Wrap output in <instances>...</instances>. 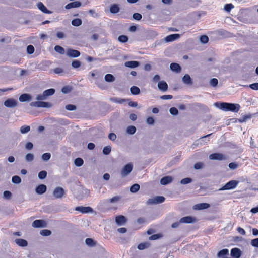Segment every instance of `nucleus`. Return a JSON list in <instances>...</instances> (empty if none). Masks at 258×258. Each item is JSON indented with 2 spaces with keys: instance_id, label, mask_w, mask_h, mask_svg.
Here are the masks:
<instances>
[{
  "instance_id": "obj_32",
  "label": "nucleus",
  "mask_w": 258,
  "mask_h": 258,
  "mask_svg": "<svg viewBox=\"0 0 258 258\" xmlns=\"http://www.w3.org/2000/svg\"><path fill=\"white\" fill-rule=\"evenodd\" d=\"M54 50L55 51L61 54H64L65 53L64 49L59 45H56L54 47Z\"/></svg>"
},
{
  "instance_id": "obj_44",
  "label": "nucleus",
  "mask_w": 258,
  "mask_h": 258,
  "mask_svg": "<svg viewBox=\"0 0 258 258\" xmlns=\"http://www.w3.org/2000/svg\"><path fill=\"white\" fill-rule=\"evenodd\" d=\"M136 131V128L133 125L129 126L127 128V132L130 134H134Z\"/></svg>"
},
{
  "instance_id": "obj_38",
  "label": "nucleus",
  "mask_w": 258,
  "mask_h": 258,
  "mask_svg": "<svg viewBox=\"0 0 258 258\" xmlns=\"http://www.w3.org/2000/svg\"><path fill=\"white\" fill-rule=\"evenodd\" d=\"M149 245V244L148 243H141L138 244V248L140 250H143L146 248H147Z\"/></svg>"
},
{
  "instance_id": "obj_36",
  "label": "nucleus",
  "mask_w": 258,
  "mask_h": 258,
  "mask_svg": "<svg viewBox=\"0 0 258 258\" xmlns=\"http://www.w3.org/2000/svg\"><path fill=\"white\" fill-rule=\"evenodd\" d=\"M74 163H75V164L76 166L80 167V166H81L83 164L84 161L82 158H77L75 160Z\"/></svg>"
},
{
  "instance_id": "obj_23",
  "label": "nucleus",
  "mask_w": 258,
  "mask_h": 258,
  "mask_svg": "<svg viewBox=\"0 0 258 258\" xmlns=\"http://www.w3.org/2000/svg\"><path fill=\"white\" fill-rule=\"evenodd\" d=\"M170 69L173 71H175L176 72H179L181 70V67L180 65L177 63H172L170 64Z\"/></svg>"
},
{
  "instance_id": "obj_7",
  "label": "nucleus",
  "mask_w": 258,
  "mask_h": 258,
  "mask_svg": "<svg viewBox=\"0 0 258 258\" xmlns=\"http://www.w3.org/2000/svg\"><path fill=\"white\" fill-rule=\"evenodd\" d=\"M209 158L211 160H224L226 159V157L225 155L219 153H215L210 155Z\"/></svg>"
},
{
  "instance_id": "obj_11",
  "label": "nucleus",
  "mask_w": 258,
  "mask_h": 258,
  "mask_svg": "<svg viewBox=\"0 0 258 258\" xmlns=\"http://www.w3.org/2000/svg\"><path fill=\"white\" fill-rule=\"evenodd\" d=\"M32 226L34 228H41L46 226V222L43 220H36L32 223Z\"/></svg>"
},
{
  "instance_id": "obj_27",
  "label": "nucleus",
  "mask_w": 258,
  "mask_h": 258,
  "mask_svg": "<svg viewBox=\"0 0 258 258\" xmlns=\"http://www.w3.org/2000/svg\"><path fill=\"white\" fill-rule=\"evenodd\" d=\"M85 243L88 246L90 247L95 246L97 243L96 241L94 240L93 239L90 238L86 239Z\"/></svg>"
},
{
  "instance_id": "obj_31",
  "label": "nucleus",
  "mask_w": 258,
  "mask_h": 258,
  "mask_svg": "<svg viewBox=\"0 0 258 258\" xmlns=\"http://www.w3.org/2000/svg\"><path fill=\"white\" fill-rule=\"evenodd\" d=\"M82 23V21L81 19L76 18L74 19L72 21V25L74 26H79Z\"/></svg>"
},
{
  "instance_id": "obj_61",
  "label": "nucleus",
  "mask_w": 258,
  "mask_h": 258,
  "mask_svg": "<svg viewBox=\"0 0 258 258\" xmlns=\"http://www.w3.org/2000/svg\"><path fill=\"white\" fill-rule=\"evenodd\" d=\"M112 100H113L114 102L116 103H118L119 104H121L125 101V99L120 98H113L112 99Z\"/></svg>"
},
{
  "instance_id": "obj_34",
  "label": "nucleus",
  "mask_w": 258,
  "mask_h": 258,
  "mask_svg": "<svg viewBox=\"0 0 258 258\" xmlns=\"http://www.w3.org/2000/svg\"><path fill=\"white\" fill-rule=\"evenodd\" d=\"M140 189V185L138 184H134L130 187V191L131 192L135 193L137 192Z\"/></svg>"
},
{
  "instance_id": "obj_15",
  "label": "nucleus",
  "mask_w": 258,
  "mask_h": 258,
  "mask_svg": "<svg viewBox=\"0 0 258 258\" xmlns=\"http://www.w3.org/2000/svg\"><path fill=\"white\" fill-rule=\"evenodd\" d=\"M209 207H210V205L208 203H205L197 204L194 207L195 209L199 210L207 209Z\"/></svg>"
},
{
  "instance_id": "obj_28",
  "label": "nucleus",
  "mask_w": 258,
  "mask_h": 258,
  "mask_svg": "<svg viewBox=\"0 0 258 258\" xmlns=\"http://www.w3.org/2000/svg\"><path fill=\"white\" fill-rule=\"evenodd\" d=\"M31 96L28 94H23L19 97V100L21 102H25L30 100Z\"/></svg>"
},
{
  "instance_id": "obj_21",
  "label": "nucleus",
  "mask_w": 258,
  "mask_h": 258,
  "mask_svg": "<svg viewBox=\"0 0 258 258\" xmlns=\"http://www.w3.org/2000/svg\"><path fill=\"white\" fill-rule=\"evenodd\" d=\"M126 221V220L125 217L122 215L117 216L115 218V221L116 223L119 225H121L124 224L125 223Z\"/></svg>"
},
{
  "instance_id": "obj_59",
  "label": "nucleus",
  "mask_w": 258,
  "mask_h": 258,
  "mask_svg": "<svg viewBox=\"0 0 258 258\" xmlns=\"http://www.w3.org/2000/svg\"><path fill=\"white\" fill-rule=\"evenodd\" d=\"M120 199V197L117 196H115L109 200L110 203H114L118 202Z\"/></svg>"
},
{
  "instance_id": "obj_16",
  "label": "nucleus",
  "mask_w": 258,
  "mask_h": 258,
  "mask_svg": "<svg viewBox=\"0 0 258 258\" xmlns=\"http://www.w3.org/2000/svg\"><path fill=\"white\" fill-rule=\"evenodd\" d=\"M4 105L6 107H12L17 105V102L14 99H9L4 102Z\"/></svg>"
},
{
  "instance_id": "obj_60",
  "label": "nucleus",
  "mask_w": 258,
  "mask_h": 258,
  "mask_svg": "<svg viewBox=\"0 0 258 258\" xmlns=\"http://www.w3.org/2000/svg\"><path fill=\"white\" fill-rule=\"evenodd\" d=\"M251 244L253 247H258V238L252 239L251 241Z\"/></svg>"
},
{
  "instance_id": "obj_14",
  "label": "nucleus",
  "mask_w": 258,
  "mask_h": 258,
  "mask_svg": "<svg viewBox=\"0 0 258 258\" xmlns=\"http://www.w3.org/2000/svg\"><path fill=\"white\" fill-rule=\"evenodd\" d=\"M46 189L47 187L45 185L40 184L36 187L35 190L37 194L42 195L46 192Z\"/></svg>"
},
{
  "instance_id": "obj_50",
  "label": "nucleus",
  "mask_w": 258,
  "mask_h": 258,
  "mask_svg": "<svg viewBox=\"0 0 258 258\" xmlns=\"http://www.w3.org/2000/svg\"><path fill=\"white\" fill-rule=\"evenodd\" d=\"M51 157V154L49 153H45L42 156V158L44 161L48 160Z\"/></svg>"
},
{
  "instance_id": "obj_63",
  "label": "nucleus",
  "mask_w": 258,
  "mask_h": 258,
  "mask_svg": "<svg viewBox=\"0 0 258 258\" xmlns=\"http://www.w3.org/2000/svg\"><path fill=\"white\" fill-rule=\"evenodd\" d=\"M160 98L163 100H168L173 98V96L171 95H164L160 97Z\"/></svg>"
},
{
  "instance_id": "obj_58",
  "label": "nucleus",
  "mask_w": 258,
  "mask_h": 258,
  "mask_svg": "<svg viewBox=\"0 0 258 258\" xmlns=\"http://www.w3.org/2000/svg\"><path fill=\"white\" fill-rule=\"evenodd\" d=\"M3 195L6 199H9L12 196V194L10 191L6 190L4 192Z\"/></svg>"
},
{
  "instance_id": "obj_43",
  "label": "nucleus",
  "mask_w": 258,
  "mask_h": 258,
  "mask_svg": "<svg viewBox=\"0 0 258 258\" xmlns=\"http://www.w3.org/2000/svg\"><path fill=\"white\" fill-rule=\"evenodd\" d=\"M47 172L46 171H41L38 174V177L40 179H43L47 176Z\"/></svg>"
},
{
  "instance_id": "obj_41",
  "label": "nucleus",
  "mask_w": 258,
  "mask_h": 258,
  "mask_svg": "<svg viewBox=\"0 0 258 258\" xmlns=\"http://www.w3.org/2000/svg\"><path fill=\"white\" fill-rule=\"evenodd\" d=\"M118 41L121 42H122V43H125V42H126L128 40V37L126 35H120L118 37Z\"/></svg>"
},
{
  "instance_id": "obj_6",
  "label": "nucleus",
  "mask_w": 258,
  "mask_h": 258,
  "mask_svg": "<svg viewBox=\"0 0 258 258\" xmlns=\"http://www.w3.org/2000/svg\"><path fill=\"white\" fill-rule=\"evenodd\" d=\"M133 166L131 163L125 165L121 171V174L123 177H125L128 175L132 171Z\"/></svg>"
},
{
  "instance_id": "obj_30",
  "label": "nucleus",
  "mask_w": 258,
  "mask_h": 258,
  "mask_svg": "<svg viewBox=\"0 0 258 258\" xmlns=\"http://www.w3.org/2000/svg\"><path fill=\"white\" fill-rule=\"evenodd\" d=\"M131 92L133 95H138L140 93V89L137 86H132L130 88Z\"/></svg>"
},
{
  "instance_id": "obj_48",
  "label": "nucleus",
  "mask_w": 258,
  "mask_h": 258,
  "mask_svg": "<svg viewBox=\"0 0 258 258\" xmlns=\"http://www.w3.org/2000/svg\"><path fill=\"white\" fill-rule=\"evenodd\" d=\"M200 41L203 43H207L209 41V38L206 35H202L200 37Z\"/></svg>"
},
{
  "instance_id": "obj_49",
  "label": "nucleus",
  "mask_w": 258,
  "mask_h": 258,
  "mask_svg": "<svg viewBox=\"0 0 258 258\" xmlns=\"http://www.w3.org/2000/svg\"><path fill=\"white\" fill-rule=\"evenodd\" d=\"M192 181V179L190 178H185L181 180V183L182 184H187L190 183Z\"/></svg>"
},
{
  "instance_id": "obj_1",
  "label": "nucleus",
  "mask_w": 258,
  "mask_h": 258,
  "mask_svg": "<svg viewBox=\"0 0 258 258\" xmlns=\"http://www.w3.org/2000/svg\"><path fill=\"white\" fill-rule=\"evenodd\" d=\"M215 105L224 111H232L233 112H238L240 108V105L239 104H234L227 102H216Z\"/></svg>"
},
{
  "instance_id": "obj_2",
  "label": "nucleus",
  "mask_w": 258,
  "mask_h": 258,
  "mask_svg": "<svg viewBox=\"0 0 258 258\" xmlns=\"http://www.w3.org/2000/svg\"><path fill=\"white\" fill-rule=\"evenodd\" d=\"M55 89L53 88L45 90L42 94H39L36 97L38 100H43L46 99L47 97L53 95L55 93Z\"/></svg>"
},
{
  "instance_id": "obj_57",
  "label": "nucleus",
  "mask_w": 258,
  "mask_h": 258,
  "mask_svg": "<svg viewBox=\"0 0 258 258\" xmlns=\"http://www.w3.org/2000/svg\"><path fill=\"white\" fill-rule=\"evenodd\" d=\"M34 159V155L32 154L28 153L26 156V160L27 161H32Z\"/></svg>"
},
{
  "instance_id": "obj_3",
  "label": "nucleus",
  "mask_w": 258,
  "mask_h": 258,
  "mask_svg": "<svg viewBox=\"0 0 258 258\" xmlns=\"http://www.w3.org/2000/svg\"><path fill=\"white\" fill-rule=\"evenodd\" d=\"M238 183L239 182L238 181L235 180H231L225 184L223 187H222L220 190H225L233 189L237 186Z\"/></svg>"
},
{
  "instance_id": "obj_9",
  "label": "nucleus",
  "mask_w": 258,
  "mask_h": 258,
  "mask_svg": "<svg viewBox=\"0 0 258 258\" xmlns=\"http://www.w3.org/2000/svg\"><path fill=\"white\" fill-rule=\"evenodd\" d=\"M75 210L79 211L83 214L90 213L93 212V209L90 207L77 206L75 208Z\"/></svg>"
},
{
  "instance_id": "obj_20",
  "label": "nucleus",
  "mask_w": 258,
  "mask_h": 258,
  "mask_svg": "<svg viewBox=\"0 0 258 258\" xmlns=\"http://www.w3.org/2000/svg\"><path fill=\"white\" fill-rule=\"evenodd\" d=\"M158 86L159 89L162 91H166L168 89V85L164 81H159Z\"/></svg>"
},
{
  "instance_id": "obj_54",
  "label": "nucleus",
  "mask_w": 258,
  "mask_h": 258,
  "mask_svg": "<svg viewBox=\"0 0 258 258\" xmlns=\"http://www.w3.org/2000/svg\"><path fill=\"white\" fill-rule=\"evenodd\" d=\"M71 91V87L70 86H64L62 88L61 91L64 93L67 94L70 92Z\"/></svg>"
},
{
  "instance_id": "obj_19",
  "label": "nucleus",
  "mask_w": 258,
  "mask_h": 258,
  "mask_svg": "<svg viewBox=\"0 0 258 258\" xmlns=\"http://www.w3.org/2000/svg\"><path fill=\"white\" fill-rule=\"evenodd\" d=\"M125 67L130 68H135L139 66V62L137 61H128L125 62Z\"/></svg>"
},
{
  "instance_id": "obj_33",
  "label": "nucleus",
  "mask_w": 258,
  "mask_h": 258,
  "mask_svg": "<svg viewBox=\"0 0 258 258\" xmlns=\"http://www.w3.org/2000/svg\"><path fill=\"white\" fill-rule=\"evenodd\" d=\"M114 77L110 74H107L105 76V80L108 82H111L114 81Z\"/></svg>"
},
{
  "instance_id": "obj_12",
  "label": "nucleus",
  "mask_w": 258,
  "mask_h": 258,
  "mask_svg": "<svg viewBox=\"0 0 258 258\" xmlns=\"http://www.w3.org/2000/svg\"><path fill=\"white\" fill-rule=\"evenodd\" d=\"M81 6V3L79 1H75L71 2L66 5V9H70L71 8H78Z\"/></svg>"
},
{
  "instance_id": "obj_45",
  "label": "nucleus",
  "mask_w": 258,
  "mask_h": 258,
  "mask_svg": "<svg viewBox=\"0 0 258 258\" xmlns=\"http://www.w3.org/2000/svg\"><path fill=\"white\" fill-rule=\"evenodd\" d=\"M111 151V148L109 146H105L103 149V153L105 155H108Z\"/></svg>"
},
{
  "instance_id": "obj_55",
  "label": "nucleus",
  "mask_w": 258,
  "mask_h": 258,
  "mask_svg": "<svg viewBox=\"0 0 258 258\" xmlns=\"http://www.w3.org/2000/svg\"><path fill=\"white\" fill-rule=\"evenodd\" d=\"M66 108L68 110L73 111L76 109V106L73 104H68L66 106Z\"/></svg>"
},
{
  "instance_id": "obj_18",
  "label": "nucleus",
  "mask_w": 258,
  "mask_h": 258,
  "mask_svg": "<svg viewBox=\"0 0 258 258\" xmlns=\"http://www.w3.org/2000/svg\"><path fill=\"white\" fill-rule=\"evenodd\" d=\"M172 181V177L170 176H165L161 178L160 180V183L162 185H167L170 183H171Z\"/></svg>"
},
{
  "instance_id": "obj_51",
  "label": "nucleus",
  "mask_w": 258,
  "mask_h": 258,
  "mask_svg": "<svg viewBox=\"0 0 258 258\" xmlns=\"http://www.w3.org/2000/svg\"><path fill=\"white\" fill-rule=\"evenodd\" d=\"M27 51L28 53L30 54L33 53L34 52V47L33 46L31 45H28L27 48Z\"/></svg>"
},
{
  "instance_id": "obj_52",
  "label": "nucleus",
  "mask_w": 258,
  "mask_h": 258,
  "mask_svg": "<svg viewBox=\"0 0 258 258\" xmlns=\"http://www.w3.org/2000/svg\"><path fill=\"white\" fill-rule=\"evenodd\" d=\"M210 85L213 87H215L218 85V81L216 78H212L210 82Z\"/></svg>"
},
{
  "instance_id": "obj_37",
  "label": "nucleus",
  "mask_w": 258,
  "mask_h": 258,
  "mask_svg": "<svg viewBox=\"0 0 258 258\" xmlns=\"http://www.w3.org/2000/svg\"><path fill=\"white\" fill-rule=\"evenodd\" d=\"M30 130V127L28 125H23L21 127L20 131L22 134L28 133Z\"/></svg>"
},
{
  "instance_id": "obj_22",
  "label": "nucleus",
  "mask_w": 258,
  "mask_h": 258,
  "mask_svg": "<svg viewBox=\"0 0 258 258\" xmlns=\"http://www.w3.org/2000/svg\"><path fill=\"white\" fill-rule=\"evenodd\" d=\"M37 6L38 8L44 13L50 14L51 13L42 2H39L37 4Z\"/></svg>"
},
{
  "instance_id": "obj_53",
  "label": "nucleus",
  "mask_w": 258,
  "mask_h": 258,
  "mask_svg": "<svg viewBox=\"0 0 258 258\" xmlns=\"http://www.w3.org/2000/svg\"><path fill=\"white\" fill-rule=\"evenodd\" d=\"M170 113L174 115H176L178 113V109L175 107H171L170 110Z\"/></svg>"
},
{
  "instance_id": "obj_40",
  "label": "nucleus",
  "mask_w": 258,
  "mask_h": 258,
  "mask_svg": "<svg viewBox=\"0 0 258 258\" xmlns=\"http://www.w3.org/2000/svg\"><path fill=\"white\" fill-rule=\"evenodd\" d=\"M81 63L78 60H73L72 62V66L73 68L76 69L81 66Z\"/></svg>"
},
{
  "instance_id": "obj_39",
  "label": "nucleus",
  "mask_w": 258,
  "mask_h": 258,
  "mask_svg": "<svg viewBox=\"0 0 258 258\" xmlns=\"http://www.w3.org/2000/svg\"><path fill=\"white\" fill-rule=\"evenodd\" d=\"M162 237V234H160V233H158V234H156L151 235V236L149 237V239L150 240H157L159 238H160Z\"/></svg>"
},
{
  "instance_id": "obj_26",
  "label": "nucleus",
  "mask_w": 258,
  "mask_h": 258,
  "mask_svg": "<svg viewBox=\"0 0 258 258\" xmlns=\"http://www.w3.org/2000/svg\"><path fill=\"white\" fill-rule=\"evenodd\" d=\"M120 8L118 5H111L110 8V11L112 14H116L119 11Z\"/></svg>"
},
{
  "instance_id": "obj_42",
  "label": "nucleus",
  "mask_w": 258,
  "mask_h": 258,
  "mask_svg": "<svg viewBox=\"0 0 258 258\" xmlns=\"http://www.w3.org/2000/svg\"><path fill=\"white\" fill-rule=\"evenodd\" d=\"M12 181L14 183L19 184L21 182V179L19 176L15 175L12 177Z\"/></svg>"
},
{
  "instance_id": "obj_25",
  "label": "nucleus",
  "mask_w": 258,
  "mask_h": 258,
  "mask_svg": "<svg viewBox=\"0 0 258 258\" xmlns=\"http://www.w3.org/2000/svg\"><path fill=\"white\" fill-rule=\"evenodd\" d=\"M15 242L19 246H20L22 247H25L28 245L27 241L26 240L23 239H21V238L16 239L15 240Z\"/></svg>"
},
{
  "instance_id": "obj_29",
  "label": "nucleus",
  "mask_w": 258,
  "mask_h": 258,
  "mask_svg": "<svg viewBox=\"0 0 258 258\" xmlns=\"http://www.w3.org/2000/svg\"><path fill=\"white\" fill-rule=\"evenodd\" d=\"M183 82L186 84H191L192 80L188 74H185L182 78Z\"/></svg>"
},
{
  "instance_id": "obj_24",
  "label": "nucleus",
  "mask_w": 258,
  "mask_h": 258,
  "mask_svg": "<svg viewBox=\"0 0 258 258\" xmlns=\"http://www.w3.org/2000/svg\"><path fill=\"white\" fill-rule=\"evenodd\" d=\"M180 35L178 34H171L167 36L165 40L167 42H171L179 37Z\"/></svg>"
},
{
  "instance_id": "obj_17",
  "label": "nucleus",
  "mask_w": 258,
  "mask_h": 258,
  "mask_svg": "<svg viewBox=\"0 0 258 258\" xmlns=\"http://www.w3.org/2000/svg\"><path fill=\"white\" fill-rule=\"evenodd\" d=\"M195 221V218L191 216H186L182 217L180 220V222L182 223H191Z\"/></svg>"
},
{
  "instance_id": "obj_64",
  "label": "nucleus",
  "mask_w": 258,
  "mask_h": 258,
  "mask_svg": "<svg viewBox=\"0 0 258 258\" xmlns=\"http://www.w3.org/2000/svg\"><path fill=\"white\" fill-rule=\"evenodd\" d=\"M203 166V164L201 162H198V163H196L195 165H194V167L196 169H200L201 168H202Z\"/></svg>"
},
{
  "instance_id": "obj_8",
  "label": "nucleus",
  "mask_w": 258,
  "mask_h": 258,
  "mask_svg": "<svg viewBox=\"0 0 258 258\" xmlns=\"http://www.w3.org/2000/svg\"><path fill=\"white\" fill-rule=\"evenodd\" d=\"M53 194L55 198H60L64 195V190L62 187H57L54 189Z\"/></svg>"
},
{
  "instance_id": "obj_13",
  "label": "nucleus",
  "mask_w": 258,
  "mask_h": 258,
  "mask_svg": "<svg viewBox=\"0 0 258 258\" xmlns=\"http://www.w3.org/2000/svg\"><path fill=\"white\" fill-rule=\"evenodd\" d=\"M241 255V250L238 248H234L231 250V255L234 258H239Z\"/></svg>"
},
{
  "instance_id": "obj_46",
  "label": "nucleus",
  "mask_w": 258,
  "mask_h": 258,
  "mask_svg": "<svg viewBox=\"0 0 258 258\" xmlns=\"http://www.w3.org/2000/svg\"><path fill=\"white\" fill-rule=\"evenodd\" d=\"M40 234L43 236H49L51 234V232L50 230L48 229H44L40 231Z\"/></svg>"
},
{
  "instance_id": "obj_10",
  "label": "nucleus",
  "mask_w": 258,
  "mask_h": 258,
  "mask_svg": "<svg viewBox=\"0 0 258 258\" xmlns=\"http://www.w3.org/2000/svg\"><path fill=\"white\" fill-rule=\"evenodd\" d=\"M67 55L70 57H78L80 55V52L77 50L69 49L67 51Z\"/></svg>"
},
{
  "instance_id": "obj_5",
  "label": "nucleus",
  "mask_w": 258,
  "mask_h": 258,
  "mask_svg": "<svg viewBox=\"0 0 258 258\" xmlns=\"http://www.w3.org/2000/svg\"><path fill=\"white\" fill-rule=\"evenodd\" d=\"M165 198L163 196H156L154 198L148 199L147 201V205H153L159 203H162L164 202Z\"/></svg>"
},
{
  "instance_id": "obj_4",
  "label": "nucleus",
  "mask_w": 258,
  "mask_h": 258,
  "mask_svg": "<svg viewBox=\"0 0 258 258\" xmlns=\"http://www.w3.org/2000/svg\"><path fill=\"white\" fill-rule=\"evenodd\" d=\"M30 105L33 107L43 108H50L52 106V104L49 102L40 101L32 102Z\"/></svg>"
},
{
  "instance_id": "obj_35",
  "label": "nucleus",
  "mask_w": 258,
  "mask_h": 258,
  "mask_svg": "<svg viewBox=\"0 0 258 258\" xmlns=\"http://www.w3.org/2000/svg\"><path fill=\"white\" fill-rule=\"evenodd\" d=\"M251 118V114H246L242 116L239 119V121L240 122H243L246 121L248 119H250Z\"/></svg>"
},
{
  "instance_id": "obj_47",
  "label": "nucleus",
  "mask_w": 258,
  "mask_h": 258,
  "mask_svg": "<svg viewBox=\"0 0 258 258\" xmlns=\"http://www.w3.org/2000/svg\"><path fill=\"white\" fill-rule=\"evenodd\" d=\"M233 8H234L233 5L231 3L227 4L224 6V10L228 12H229L231 10V9H233Z\"/></svg>"
},
{
  "instance_id": "obj_62",
  "label": "nucleus",
  "mask_w": 258,
  "mask_h": 258,
  "mask_svg": "<svg viewBox=\"0 0 258 258\" xmlns=\"http://www.w3.org/2000/svg\"><path fill=\"white\" fill-rule=\"evenodd\" d=\"M249 87L254 90H258V83H254L249 85Z\"/></svg>"
},
{
  "instance_id": "obj_56",
  "label": "nucleus",
  "mask_w": 258,
  "mask_h": 258,
  "mask_svg": "<svg viewBox=\"0 0 258 258\" xmlns=\"http://www.w3.org/2000/svg\"><path fill=\"white\" fill-rule=\"evenodd\" d=\"M133 17L135 20H140L142 19V15L138 13H134L133 15Z\"/></svg>"
}]
</instances>
